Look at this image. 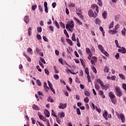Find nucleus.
<instances>
[{"label":"nucleus","instance_id":"58","mask_svg":"<svg viewBox=\"0 0 126 126\" xmlns=\"http://www.w3.org/2000/svg\"><path fill=\"white\" fill-rule=\"evenodd\" d=\"M39 65H40V66H41V67H42V68H44V64H43V63L42 62H41V61H39Z\"/></svg>","mask_w":126,"mask_h":126},{"label":"nucleus","instance_id":"18","mask_svg":"<svg viewBox=\"0 0 126 126\" xmlns=\"http://www.w3.org/2000/svg\"><path fill=\"white\" fill-rule=\"evenodd\" d=\"M108 112H105L103 114V117L104 118V119L107 121L108 120Z\"/></svg>","mask_w":126,"mask_h":126},{"label":"nucleus","instance_id":"14","mask_svg":"<svg viewBox=\"0 0 126 126\" xmlns=\"http://www.w3.org/2000/svg\"><path fill=\"white\" fill-rule=\"evenodd\" d=\"M45 116L47 118H49L50 117V112H49V110H45V111L44 112Z\"/></svg>","mask_w":126,"mask_h":126},{"label":"nucleus","instance_id":"35","mask_svg":"<svg viewBox=\"0 0 126 126\" xmlns=\"http://www.w3.org/2000/svg\"><path fill=\"white\" fill-rule=\"evenodd\" d=\"M60 25H61V27L62 28H63V29H64L65 28V25H64V24L63 23V22H60Z\"/></svg>","mask_w":126,"mask_h":126},{"label":"nucleus","instance_id":"13","mask_svg":"<svg viewBox=\"0 0 126 126\" xmlns=\"http://www.w3.org/2000/svg\"><path fill=\"white\" fill-rule=\"evenodd\" d=\"M32 109L36 111H39V110H40V108H39V107L36 104H33Z\"/></svg>","mask_w":126,"mask_h":126},{"label":"nucleus","instance_id":"54","mask_svg":"<svg viewBox=\"0 0 126 126\" xmlns=\"http://www.w3.org/2000/svg\"><path fill=\"white\" fill-rule=\"evenodd\" d=\"M49 29L52 31V32H54V27L52 26H49Z\"/></svg>","mask_w":126,"mask_h":126},{"label":"nucleus","instance_id":"37","mask_svg":"<svg viewBox=\"0 0 126 126\" xmlns=\"http://www.w3.org/2000/svg\"><path fill=\"white\" fill-rule=\"evenodd\" d=\"M27 52H28V53H30L31 55H32V48L29 47L27 49Z\"/></svg>","mask_w":126,"mask_h":126},{"label":"nucleus","instance_id":"63","mask_svg":"<svg viewBox=\"0 0 126 126\" xmlns=\"http://www.w3.org/2000/svg\"><path fill=\"white\" fill-rule=\"evenodd\" d=\"M42 38L44 41H45V42H48V38H47V37L45 36H43Z\"/></svg>","mask_w":126,"mask_h":126},{"label":"nucleus","instance_id":"61","mask_svg":"<svg viewBox=\"0 0 126 126\" xmlns=\"http://www.w3.org/2000/svg\"><path fill=\"white\" fill-rule=\"evenodd\" d=\"M115 58L116 60H119L120 59V54H119V53H117L115 55Z\"/></svg>","mask_w":126,"mask_h":126},{"label":"nucleus","instance_id":"28","mask_svg":"<svg viewBox=\"0 0 126 126\" xmlns=\"http://www.w3.org/2000/svg\"><path fill=\"white\" fill-rule=\"evenodd\" d=\"M28 31L29 36H31V32H32V29L31 27L29 28Z\"/></svg>","mask_w":126,"mask_h":126},{"label":"nucleus","instance_id":"3","mask_svg":"<svg viewBox=\"0 0 126 126\" xmlns=\"http://www.w3.org/2000/svg\"><path fill=\"white\" fill-rule=\"evenodd\" d=\"M115 90L116 91V95L118 97H121L123 95V92L121 91L120 87L116 86L115 87Z\"/></svg>","mask_w":126,"mask_h":126},{"label":"nucleus","instance_id":"16","mask_svg":"<svg viewBox=\"0 0 126 126\" xmlns=\"http://www.w3.org/2000/svg\"><path fill=\"white\" fill-rule=\"evenodd\" d=\"M24 21L27 24H28V22H29V16H26L24 18Z\"/></svg>","mask_w":126,"mask_h":126},{"label":"nucleus","instance_id":"25","mask_svg":"<svg viewBox=\"0 0 126 126\" xmlns=\"http://www.w3.org/2000/svg\"><path fill=\"white\" fill-rule=\"evenodd\" d=\"M38 9L40 12H43L44 10H43V6L39 5H38Z\"/></svg>","mask_w":126,"mask_h":126},{"label":"nucleus","instance_id":"20","mask_svg":"<svg viewBox=\"0 0 126 126\" xmlns=\"http://www.w3.org/2000/svg\"><path fill=\"white\" fill-rule=\"evenodd\" d=\"M86 52L87 54H88V55H92V53H91V50L89 48H87L86 49Z\"/></svg>","mask_w":126,"mask_h":126},{"label":"nucleus","instance_id":"48","mask_svg":"<svg viewBox=\"0 0 126 126\" xmlns=\"http://www.w3.org/2000/svg\"><path fill=\"white\" fill-rule=\"evenodd\" d=\"M37 32L39 33H41L42 32V27H39L37 28Z\"/></svg>","mask_w":126,"mask_h":126},{"label":"nucleus","instance_id":"21","mask_svg":"<svg viewBox=\"0 0 126 126\" xmlns=\"http://www.w3.org/2000/svg\"><path fill=\"white\" fill-rule=\"evenodd\" d=\"M74 19L76 21H77V23L79 24V25H82V22H81V21H80V20H79L78 19L74 17Z\"/></svg>","mask_w":126,"mask_h":126},{"label":"nucleus","instance_id":"7","mask_svg":"<svg viewBox=\"0 0 126 126\" xmlns=\"http://www.w3.org/2000/svg\"><path fill=\"white\" fill-rule=\"evenodd\" d=\"M101 87H103L102 90H105L107 91L108 89H110V84H107L106 85H103V86H101Z\"/></svg>","mask_w":126,"mask_h":126},{"label":"nucleus","instance_id":"42","mask_svg":"<svg viewBox=\"0 0 126 126\" xmlns=\"http://www.w3.org/2000/svg\"><path fill=\"white\" fill-rule=\"evenodd\" d=\"M94 87L96 90H99L100 89V86L98 84H95Z\"/></svg>","mask_w":126,"mask_h":126},{"label":"nucleus","instance_id":"51","mask_svg":"<svg viewBox=\"0 0 126 126\" xmlns=\"http://www.w3.org/2000/svg\"><path fill=\"white\" fill-rule=\"evenodd\" d=\"M76 112H77V115H81V112H80V109H79V108H77Z\"/></svg>","mask_w":126,"mask_h":126},{"label":"nucleus","instance_id":"49","mask_svg":"<svg viewBox=\"0 0 126 126\" xmlns=\"http://www.w3.org/2000/svg\"><path fill=\"white\" fill-rule=\"evenodd\" d=\"M36 83L38 86H41L42 85V84L41 83V81L39 80H36Z\"/></svg>","mask_w":126,"mask_h":126},{"label":"nucleus","instance_id":"47","mask_svg":"<svg viewBox=\"0 0 126 126\" xmlns=\"http://www.w3.org/2000/svg\"><path fill=\"white\" fill-rule=\"evenodd\" d=\"M87 77L88 78V82H91V77L90 75H87Z\"/></svg>","mask_w":126,"mask_h":126},{"label":"nucleus","instance_id":"22","mask_svg":"<svg viewBox=\"0 0 126 126\" xmlns=\"http://www.w3.org/2000/svg\"><path fill=\"white\" fill-rule=\"evenodd\" d=\"M84 94L85 96H87V97H89V96H90V93H89L88 91H85Z\"/></svg>","mask_w":126,"mask_h":126},{"label":"nucleus","instance_id":"12","mask_svg":"<svg viewBox=\"0 0 126 126\" xmlns=\"http://www.w3.org/2000/svg\"><path fill=\"white\" fill-rule=\"evenodd\" d=\"M109 32L110 33V34H112V35H114V34H117V33H118V31H115L114 30H109Z\"/></svg>","mask_w":126,"mask_h":126},{"label":"nucleus","instance_id":"40","mask_svg":"<svg viewBox=\"0 0 126 126\" xmlns=\"http://www.w3.org/2000/svg\"><path fill=\"white\" fill-rule=\"evenodd\" d=\"M113 27H114V22H112L109 25V29H111V28H113Z\"/></svg>","mask_w":126,"mask_h":126},{"label":"nucleus","instance_id":"43","mask_svg":"<svg viewBox=\"0 0 126 126\" xmlns=\"http://www.w3.org/2000/svg\"><path fill=\"white\" fill-rule=\"evenodd\" d=\"M44 72L45 73H46V74H47V75H49V74H50V72L49 71V70H48V69L46 68L44 69Z\"/></svg>","mask_w":126,"mask_h":126},{"label":"nucleus","instance_id":"31","mask_svg":"<svg viewBox=\"0 0 126 126\" xmlns=\"http://www.w3.org/2000/svg\"><path fill=\"white\" fill-rule=\"evenodd\" d=\"M126 28H124L123 30L122 31V34L123 36H126Z\"/></svg>","mask_w":126,"mask_h":126},{"label":"nucleus","instance_id":"41","mask_svg":"<svg viewBox=\"0 0 126 126\" xmlns=\"http://www.w3.org/2000/svg\"><path fill=\"white\" fill-rule=\"evenodd\" d=\"M85 71L87 75H89V69H88V68H86L85 69Z\"/></svg>","mask_w":126,"mask_h":126},{"label":"nucleus","instance_id":"17","mask_svg":"<svg viewBox=\"0 0 126 126\" xmlns=\"http://www.w3.org/2000/svg\"><path fill=\"white\" fill-rule=\"evenodd\" d=\"M97 82H98V83H99L100 85V86H103V85L104 84V83H103V82L102 81V80H101V79H97L96 80Z\"/></svg>","mask_w":126,"mask_h":126},{"label":"nucleus","instance_id":"45","mask_svg":"<svg viewBox=\"0 0 126 126\" xmlns=\"http://www.w3.org/2000/svg\"><path fill=\"white\" fill-rule=\"evenodd\" d=\"M98 4L99 6H102V5H103L101 0H98Z\"/></svg>","mask_w":126,"mask_h":126},{"label":"nucleus","instance_id":"24","mask_svg":"<svg viewBox=\"0 0 126 126\" xmlns=\"http://www.w3.org/2000/svg\"><path fill=\"white\" fill-rule=\"evenodd\" d=\"M119 76L123 80H125L126 79V77H125V75L123 74H119Z\"/></svg>","mask_w":126,"mask_h":126},{"label":"nucleus","instance_id":"55","mask_svg":"<svg viewBox=\"0 0 126 126\" xmlns=\"http://www.w3.org/2000/svg\"><path fill=\"white\" fill-rule=\"evenodd\" d=\"M40 61H41L42 63H44V64H46V61H45L44 59L40 58Z\"/></svg>","mask_w":126,"mask_h":126},{"label":"nucleus","instance_id":"23","mask_svg":"<svg viewBox=\"0 0 126 126\" xmlns=\"http://www.w3.org/2000/svg\"><path fill=\"white\" fill-rule=\"evenodd\" d=\"M102 17H103V18H104V19H106V18H107V12L106 11H104L102 13Z\"/></svg>","mask_w":126,"mask_h":126},{"label":"nucleus","instance_id":"9","mask_svg":"<svg viewBox=\"0 0 126 126\" xmlns=\"http://www.w3.org/2000/svg\"><path fill=\"white\" fill-rule=\"evenodd\" d=\"M66 103H60L59 106V109H65V108H66Z\"/></svg>","mask_w":126,"mask_h":126},{"label":"nucleus","instance_id":"57","mask_svg":"<svg viewBox=\"0 0 126 126\" xmlns=\"http://www.w3.org/2000/svg\"><path fill=\"white\" fill-rule=\"evenodd\" d=\"M120 17L121 16L120 15H117V16H116L115 17V20L116 21L119 20V19H120Z\"/></svg>","mask_w":126,"mask_h":126},{"label":"nucleus","instance_id":"32","mask_svg":"<svg viewBox=\"0 0 126 126\" xmlns=\"http://www.w3.org/2000/svg\"><path fill=\"white\" fill-rule=\"evenodd\" d=\"M71 39L73 41H74V42H75V41H76V38H75V34H74V33H73L72 34V37Z\"/></svg>","mask_w":126,"mask_h":126},{"label":"nucleus","instance_id":"26","mask_svg":"<svg viewBox=\"0 0 126 126\" xmlns=\"http://www.w3.org/2000/svg\"><path fill=\"white\" fill-rule=\"evenodd\" d=\"M92 69L94 73H97V70L96 69V68H95V66H92Z\"/></svg>","mask_w":126,"mask_h":126},{"label":"nucleus","instance_id":"6","mask_svg":"<svg viewBox=\"0 0 126 126\" xmlns=\"http://www.w3.org/2000/svg\"><path fill=\"white\" fill-rule=\"evenodd\" d=\"M47 82L48 83V85L49 86L50 90L54 93V94H56V91H55V90L54 88H53V84L50 82V81H47Z\"/></svg>","mask_w":126,"mask_h":126},{"label":"nucleus","instance_id":"39","mask_svg":"<svg viewBox=\"0 0 126 126\" xmlns=\"http://www.w3.org/2000/svg\"><path fill=\"white\" fill-rule=\"evenodd\" d=\"M54 78H55V79H56L57 80H58V79H59V78H60V76H59V75L58 74H54L53 75Z\"/></svg>","mask_w":126,"mask_h":126},{"label":"nucleus","instance_id":"29","mask_svg":"<svg viewBox=\"0 0 126 126\" xmlns=\"http://www.w3.org/2000/svg\"><path fill=\"white\" fill-rule=\"evenodd\" d=\"M37 115H38V116L39 117L40 120H41V121H42V120L44 118V116L43 115H41V113L40 112H38Z\"/></svg>","mask_w":126,"mask_h":126},{"label":"nucleus","instance_id":"44","mask_svg":"<svg viewBox=\"0 0 126 126\" xmlns=\"http://www.w3.org/2000/svg\"><path fill=\"white\" fill-rule=\"evenodd\" d=\"M54 68L55 71V73H59V70H58V68L57 67V66H54Z\"/></svg>","mask_w":126,"mask_h":126},{"label":"nucleus","instance_id":"10","mask_svg":"<svg viewBox=\"0 0 126 126\" xmlns=\"http://www.w3.org/2000/svg\"><path fill=\"white\" fill-rule=\"evenodd\" d=\"M121 49H118V52L119 53H121L122 54H126V48L122 47L121 48Z\"/></svg>","mask_w":126,"mask_h":126},{"label":"nucleus","instance_id":"5","mask_svg":"<svg viewBox=\"0 0 126 126\" xmlns=\"http://www.w3.org/2000/svg\"><path fill=\"white\" fill-rule=\"evenodd\" d=\"M98 48L99 50H100V51H101V53H102V54H104V55H105V56H106V57H109V54H108V52H107V51H105V50H104V47H103L102 45H100V44L98 45Z\"/></svg>","mask_w":126,"mask_h":126},{"label":"nucleus","instance_id":"15","mask_svg":"<svg viewBox=\"0 0 126 126\" xmlns=\"http://www.w3.org/2000/svg\"><path fill=\"white\" fill-rule=\"evenodd\" d=\"M67 43L70 45V46H73V43H72V41L70 39L67 38L66 39Z\"/></svg>","mask_w":126,"mask_h":126},{"label":"nucleus","instance_id":"4","mask_svg":"<svg viewBox=\"0 0 126 126\" xmlns=\"http://www.w3.org/2000/svg\"><path fill=\"white\" fill-rule=\"evenodd\" d=\"M74 28V22L72 20L68 21L66 25V29H68V28Z\"/></svg>","mask_w":126,"mask_h":126},{"label":"nucleus","instance_id":"1","mask_svg":"<svg viewBox=\"0 0 126 126\" xmlns=\"http://www.w3.org/2000/svg\"><path fill=\"white\" fill-rule=\"evenodd\" d=\"M117 116L119 120H121L122 121V123H125L126 122V117H125V115H124V113H118L117 112Z\"/></svg>","mask_w":126,"mask_h":126},{"label":"nucleus","instance_id":"19","mask_svg":"<svg viewBox=\"0 0 126 126\" xmlns=\"http://www.w3.org/2000/svg\"><path fill=\"white\" fill-rule=\"evenodd\" d=\"M95 24H98V25H101V20L98 18H96L95 19Z\"/></svg>","mask_w":126,"mask_h":126},{"label":"nucleus","instance_id":"50","mask_svg":"<svg viewBox=\"0 0 126 126\" xmlns=\"http://www.w3.org/2000/svg\"><path fill=\"white\" fill-rule=\"evenodd\" d=\"M36 38L37 40H41L42 39V37H41V35L37 34L36 35Z\"/></svg>","mask_w":126,"mask_h":126},{"label":"nucleus","instance_id":"53","mask_svg":"<svg viewBox=\"0 0 126 126\" xmlns=\"http://www.w3.org/2000/svg\"><path fill=\"white\" fill-rule=\"evenodd\" d=\"M104 72H109V68H108V66H105L104 67Z\"/></svg>","mask_w":126,"mask_h":126},{"label":"nucleus","instance_id":"27","mask_svg":"<svg viewBox=\"0 0 126 126\" xmlns=\"http://www.w3.org/2000/svg\"><path fill=\"white\" fill-rule=\"evenodd\" d=\"M36 53H37L38 55H39L40 53H41V52H42V50H41V49H39L38 47L36 48Z\"/></svg>","mask_w":126,"mask_h":126},{"label":"nucleus","instance_id":"52","mask_svg":"<svg viewBox=\"0 0 126 126\" xmlns=\"http://www.w3.org/2000/svg\"><path fill=\"white\" fill-rule=\"evenodd\" d=\"M61 41L63 44L64 46H65V41H64V38L62 37L61 38Z\"/></svg>","mask_w":126,"mask_h":126},{"label":"nucleus","instance_id":"8","mask_svg":"<svg viewBox=\"0 0 126 126\" xmlns=\"http://www.w3.org/2000/svg\"><path fill=\"white\" fill-rule=\"evenodd\" d=\"M92 8H95V10L96 11V13H99V7L98 5L95 4H93L92 5Z\"/></svg>","mask_w":126,"mask_h":126},{"label":"nucleus","instance_id":"30","mask_svg":"<svg viewBox=\"0 0 126 126\" xmlns=\"http://www.w3.org/2000/svg\"><path fill=\"white\" fill-rule=\"evenodd\" d=\"M55 24L57 28H58V29H60V25H59V23L57 20L55 21Z\"/></svg>","mask_w":126,"mask_h":126},{"label":"nucleus","instance_id":"36","mask_svg":"<svg viewBox=\"0 0 126 126\" xmlns=\"http://www.w3.org/2000/svg\"><path fill=\"white\" fill-rule=\"evenodd\" d=\"M120 28V25L117 24L113 29V30H115V31H117L118 29Z\"/></svg>","mask_w":126,"mask_h":126},{"label":"nucleus","instance_id":"60","mask_svg":"<svg viewBox=\"0 0 126 126\" xmlns=\"http://www.w3.org/2000/svg\"><path fill=\"white\" fill-rule=\"evenodd\" d=\"M122 88L124 90L126 91V83H124L122 85Z\"/></svg>","mask_w":126,"mask_h":126},{"label":"nucleus","instance_id":"11","mask_svg":"<svg viewBox=\"0 0 126 126\" xmlns=\"http://www.w3.org/2000/svg\"><path fill=\"white\" fill-rule=\"evenodd\" d=\"M108 95L110 99L114 98L116 97V96H115V94H114V93H113L112 92H110V93H109Z\"/></svg>","mask_w":126,"mask_h":126},{"label":"nucleus","instance_id":"33","mask_svg":"<svg viewBox=\"0 0 126 126\" xmlns=\"http://www.w3.org/2000/svg\"><path fill=\"white\" fill-rule=\"evenodd\" d=\"M76 14H77L78 16H79V17H80V18H81V19H83L84 18L83 15H82L80 13L76 12Z\"/></svg>","mask_w":126,"mask_h":126},{"label":"nucleus","instance_id":"2","mask_svg":"<svg viewBox=\"0 0 126 126\" xmlns=\"http://www.w3.org/2000/svg\"><path fill=\"white\" fill-rule=\"evenodd\" d=\"M88 15L89 17L92 18L93 17L94 18H96L97 17V13L96 12H93V11H92V9H90L88 11Z\"/></svg>","mask_w":126,"mask_h":126},{"label":"nucleus","instance_id":"59","mask_svg":"<svg viewBox=\"0 0 126 126\" xmlns=\"http://www.w3.org/2000/svg\"><path fill=\"white\" fill-rule=\"evenodd\" d=\"M44 88V90H45V91H46V92H49V90H50V88H49V87H46Z\"/></svg>","mask_w":126,"mask_h":126},{"label":"nucleus","instance_id":"62","mask_svg":"<svg viewBox=\"0 0 126 126\" xmlns=\"http://www.w3.org/2000/svg\"><path fill=\"white\" fill-rule=\"evenodd\" d=\"M56 121L59 125H61V120L59 118H56Z\"/></svg>","mask_w":126,"mask_h":126},{"label":"nucleus","instance_id":"64","mask_svg":"<svg viewBox=\"0 0 126 126\" xmlns=\"http://www.w3.org/2000/svg\"><path fill=\"white\" fill-rule=\"evenodd\" d=\"M31 121H32V125H35V119H34L33 118H31Z\"/></svg>","mask_w":126,"mask_h":126},{"label":"nucleus","instance_id":"34","mask_svg":"<svg viewBox=\"0 0 126 126\" xmlns=\"http://www.w3.org/2000/svg\"><path fill=\"white\" fill-rule=\"evenodd\" d=\"M84 101L85 103H89V98L88 97H85L84 99Z\"/></svg>","mask_w":126,"mask_h":126},{"label":"nucleus","instance_id":"38","mask_svg":"<svg viewBox=\"0 0 126 126\" xmlns=\"http://www.w3.org/2000/svg\"><path fill=\"white\" fill-rule=\"evenodd\" d=\"M111 102H112V103L113 104H116V103H117V100H116V98H110Z\"/></svg>","mask_w":126,"mask_h":126},{"label":"nucleus","instance_id":"46","mask_svg":"<svg viewBox=\"0 0 126 126\" xmlns=\"http://www.w3.org/2000/svg\"><path fill=\"white\" fill-rule=\"evenodd\" d=\"M65 116V114H64V112H62L60 114V118H64Z\"/></svg>","mask_w":126,"mask_h":126},{"label":"nucleus","instance_id":"56","mask_svg":"<svg viewBox=\"0 0 126 126\" xmlns=\"http://www.w3.org/2000/svg\"><path fill=\"white\" fill-rule=\"evenodd\" d=\"M37 8V5H34L32 6V9L35 10Z\"/></svg>","mask_w":126,"mask_h":126}]
</instances>
